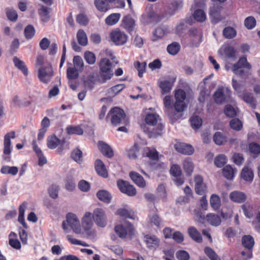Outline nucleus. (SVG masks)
I'll return each instance as SVG.
<instances>
[{"label":"nucleus","mask_w":260,"mask_h":260,"mask_svg":"<svg viewBox=\"0 0 260 260\" xmlns=\"http://www.w3.org/2000/svg\"><path fill=\"white\" fill-rule=\"evenodd\" d=\"M99 66L101 77L100 81L102 83H104L107 80L111 79L113 75L112 63L109 59L103 58L100 60Z\"/></svg>","instance_id":"nucleus-1"},{"label":"nucleus","mask_w":260,"mask_h":260,"mask_svg":"<svg viewBox=\"0 0 260 260\" xmlns=\"http://www.w3.org/2000/svg\"><path fill=\"white\" fill-rule=\"evenodd\" d=\"M62 227L66 232H68L69 227L76 234L81 233L79 220L76 215L72 213H68L66 216V220L63 221Z\"/></svg>","instance_id":"nucleus-2"},{"label":"nucleus","mask_w":260,"mask_h":260,"mask_svg":"<svg viewBox=\"0 0 260 260\" xmlns=\"http://www.w3.org/2000/svg\"><path fill=\"white\" fill-rule=\"evenodd\" d=\"M108 115H111V121L113 125L125 124L127 121L124 112L118 107H114L112 109Z\"/></svg>","instance_id":"nucleus-3"},{"label":"nucleus","mask_w":260,"mask_h":260,"mask_svg":"<svg viewBox=\"0 0 260 260\" xmlns=\"http://www.w3.org/2000/svg\"><path fill=\"white\" fill-rule=\"evenodd\" d=\"M16 137L15 132L11 131L6 134L4 137V149H3V158L6 162L10 161V156L11 153V139H15Z\"/></svg>","instance_id":"nucleus-4"},{"label":"nucleus","mask_w":260,"mask_h":260,"mask_svg":"<svg viewBox=\"0 0 260 260\" xmlns=\"http://www.w3.org/2000/svg\"><path fill=\"white\" fill-rule=\"evenodd\" d=\"M231 91L228 87H219L214 94V100L217 104L228 102L231 98Z\"/></svg>","instance_id":"nucleus-5"},{"label":"nucleus","mask_w":260,"mask_h":260,"mask_svg":"<svg viewBox=\"0 0 260 260\" xmlns=\"http://www.w3.org/2000/svg\"><path fill=\"white\" fill-rule=\"evenodd\" d=\"M115 232L121 238H125L127 236L131 238L134 235V229L133 225L129 222L117 225L115 227Z\"/></svg>","instance_id":"nucleus-6"},{"label":"nucleus","mask_w":260,"mask_h":260,"mask_svg":"<svg viewBox=\"0 0 260 260\" xmlns=\"http://www.w3.org/2000/svg\"><path fill=\"white\" fill-rule=\"evenodd\" d=\"M244 68L248 70L251 68V66L247 62L245 57L240 58L238 62L233 65L232 70L236 75L244 77L246 75V72L243 69Z\"/></svg>","instance_id":"nucleus-7"},{"label":"nucleus","mask_w":260,"mask_h":260,"mask_svg":"<svg viewBox=\"0 0 260 260\" xmlns=\"http://www.w3.org/2000/svg\"><path fill=\"white\" fill-rule=\"evenodd\" d=\"M110 39L116 45H124L127 41L128 36L118 29H115L110 34Z\"/></svg>","instance_id":"nucleus-8"},{"label":"nucleus","mask_w":260,"mask_h":260,"mask_svg":"<svg viewBox=\"0 0 260 260\" xmlns=\"http://www.w3.org/2000/svg\"><path fill=\"white\" fill-rule=\"evenodd\" d=\"M53 76V72L51 65L43 66L39 69L38 77L44 83H48Z\"/></svg>","instance_id":"nucleus-9"},{"label":"nucleus","mask_w":260,"mask_h":260,"mask_svg":"<svg viewBox=\"0 0 260 260\" xmlns=\"http://www.w3.org/2000/svg\"><path fill=\"white\" fill-rule=\"evenodd\" d=\"M117 186L119 190L122 193L127 194L128 196H134L137 193L135 188L128 182L122 180H119L117 182Z\"/></svg>","instance_id":"nucleus-10"},{"label":"nucleus","mask_w":260,"mask_h":260,"mask_svg":"<svg viewBox=\"0 0 260 260\" xmlns=\"http://www.w3.org/2000/svg\"><path fill=\"white\" fill-rule=\"evenodd\" d=\"M92 215L97 225L101 228L106 226L107 224V218L105 213L102 209H95Z\"/></svg>","instance_id":"nucleus-11"},{"label":"nucleus","mask_w":260,"mask_h":260,"mask_svg":"<svg viewBox=\"0 0 260 260\" xmlns=\"http://www.w3.org/2000/svg\"><path fill=\"white\" fill-rule=\"evenodd\" d=\"M172 101V96L170 95H167L163 99L166 113L170 119L176 120L179 118V116L176 114L171 113V111L173 110Z\"/></svg>","instance_id":"nucleus-12"},{"label":"nucleus","mask_w":260,"mask_h":260,"mask_svg":"<svg viewBox=\"0 0 260 260\" xmlns=\"http://www.w3.org/2000/svg\"><path fill=\"white\" fill-rule=\"evenodd\" d=\"M195 191L200 195H202L206 190V185L203 181V178L201 175L194 177Z\"/></svg>","instance_id":"nucleus-13"},{"label":"nucleus","mask_w":260,"mask_h":260,"mask_svg":"<svg viewBox=\"0 0 260 260\" xmlns=\"http://www.w3.org/2000/svg\"><path fill=\"white\" fill-rule=\"evenodd\" d=\"M175 148L178 152L186 155H191L194 152V149L191 145L184 143H177Z\"/></svg>","instance_id":"nucleus-14"},{"label":"nucleus","mask_w":260,"mask_h":260,"mask_svg":"<svg viewBox=\"0 0 260 260\" xmlns=\"http://www.w3.org/2000/svg\"><path fill=\"white\" fill-rule=\"evenodd\" d=\"M144 241L150 249L156 248L159 244V240L154 235H147L144 237Z\"/></svg>","instance_id":"nucleus-15"},{"label":"nucleus","mask_w":260,"mask_h":260,"mask_svg":"<svg viewBox=\"0 0 260 260\" xmlns=\"http://www.w3.org/2000/svg\"><path fill=\"white\" fill-rule=\"evenodd\" d=\"M94 167L96 173L104 178L108 177V172L104 162L100 159H96L94 163Z\"/></svg>","instance_id":"nucleus-16"},{"label":"nucleus","mask_w":260,"mask_h":260,"mask_svg":"<svg viewBox=\"0 0 260 260\" xmlns=\"http://www.w3.org/2000/svg\"><path fill=\"white\" fill-rule=\"evenodd\" d=\"M99 148L101 153L108 157H112L113 155V151L110 146L104 142L100 141L98 145Z\"/></svg>","instance_id":"nucleus-17"},{"label":"nucleus","mask_w":260,"mask_h":260,"mask_svg":"<svg viewBox=\"0 0 260 260\" xmlns=\"http://www.w3.org/2000/svg\"><path fill=\"white\" fill-rule=\"evenodd\" d=\"M92 213L86 212L82 218V225L85 231L89 230L93 225Z\"/></svg>","instance_id":"nucleus-18"},{"label":"nucleus","mask_w":260,"mask_h":260,"mask_svg":"<svg viewBox=\"0 0 260 260\" xmlns=\"http://www.w3.org/2000/svg\"><path fill=\"white\" fill-rule=\"evenodd\" d=\"M122 25L127 31H131L135 26V21L131 16L126 15L123 18Z\"/></svg>","instance_id":"nucleus-19"},{"label":"nucleus","mask_w":260,"mask_h":260,"mask_svg":"<svg viewBox=\"0 0 260 260\" xmlns=\"http://www.w3.org/2000/svg\"><path fill=\"white\" fill-rule=\"evenodd\" d=\"M129 177L138 186L144 187L146 186L145 181L139 173L135 172H131L129 173Z\"/></svg>","instance_id":"nucleus-20"},{"label":"nucleus","mask_w":260,"mask_h":260,"mask_svg":"<svg viewBox=\"0 0 260 260\" xmlns=\"http://www.w3.org/2000/svg\"><path fill=\"white\" fill-rule=\"evenodd\" d=\"M9 244L12 247L17 250L21 248V243L17 239V234L13 232L9 235Z\"/></svg>","instance_id":"nucleus-21"},{"label":"nucleus","mask_w":260,"mask_h":260,"mask_svg":"<svg viewBox=\"0 0 260 260\" xmlns=\"http://www.w3.org/2000/svg\"><path fill=\"white\" fill-rule=\"evenodd\" d=\"M241 242L243 247L248 250L252 249L255 243L253 238L249 235L243 236Z\"/></svg>","instance_id":"nucleus-22"},{"label":"nucleus","mask_w":260,"mask_h":260,"mask_svg":"<svg viewBox=\"0 0 260 260\" xmlns=\"http://www.w3.org/2000/svg\"><path fill=\"white\" fill-rule=\"evenodd\" d=\"M230 199L235 202L241 203L246 200V196L243 192L235 191L232 192L230 194Z\"/></svg>","instance_id":"nucleus-23"},{"label":"nucleus","mask_w":260,"mask_h":260,"mask_svg":"<svg viewBox=\"0 0 260 260\" xmlns=\"http://www.w3.org/2000/svg\"><path fill=\"white\" fill-rule=\"evenodd\" d=\"M206 219L207 222L212 226H218L221 222L220 217L219 215L215 214L209 213L207 214Z\"/></svg>","instance_id":"nucleus-24"},{"label":"nucleus","mask_w":260,"mask_h":260,"mask_svg":"<svg viewBox=\"0 0 260 260\" xmlns=\"http://www.w3.org/2000/svg\"><path fill=\"white\" fill-rule=\"evenodd\" d=\"M188 233L189 236L197 243L202 241V237L201 233L194 226H190L188 229Z\"/></svg>","instance_id":"nucleus-25"},{"label":"nucleus","mask_w":260,"mask_h":260,"mask_svg":"<svg viewBox=\"0 0 260 260\" xmlns=\"http://www.w3.org/2000/svg\"><path fill=\"white\" fill-rule=\"evenodd\" d=\"M116 214L125 218L135 219L134 211L129 208H120L116 211Z\"/></svg>","instance_id":"nucleus-26"},{"label":"nucleus","mask_w":260,"mask_h":260,"mask_svg":"<svg viewBox=\"0 0 260 260\" xmlns=\"http://www.w3.org/2000/svg\"><path fill=\"white\" fill-rule=\"evenodd\" d=\"M98 198L101 201L109 203L112 199V196L109 192L106 190H101L96 193Z\"/></svg>","instance_id":"nucleus-27"},{"label":"nucleus","mask_w":260,"mask_h":260,"mask_svg":"<svg viewBox=\"0 0 260 260\" xmlns=\"http://www.w3.org/2000/svg\"><path fill=\"white\" fill-rule=\"evenodd\" d=\"M253 173L251 169L247 167L243 168L241 176L242 179L246 181L251 182L253 179Z\"/></svg>","instance_id":"nucleus-28"},{"label":"nucleus","mask_w":260,"mask_h":260,"mask_svg":"<svg viewBox=\"0 0 260 260\" xmlns=\"http://www.w3.org/2000/svg\"><path fill=\"white\" fill-rule=\"evenodd\" d=\"M140 147L137 143L127 150V156L131 159H136L140 154Z\"/></svg>","instance_id":"nucleus-29"},{"label":"nucleus","mask_w":260,"mask_h":260,"mask_svg":"<svg viewBox=\"0 0 260 260\" xmlns=\"http://www.w3.org/2000/svg\"><path fill=\"white\" fill-rule=\"evenodd\" d=\"M189 36L194 39L195 45L197 46L202 41V34L196 28H192L189 30Z\"/></svg>","instance_id":"nucleus-30"},{"label":"nucleus","mask_w":260,"mask_h":260,"mask_svg":"<svg viewBox=\"0 0 260 260\" xmlns=\"http://www.w3.org/2000/svg\"><path fill=\"white\" fill-rule=\"evenodd\" d=\"M219 53L228 58L233 57L235 55V51L234 48L230 46L222 47L219 50Z\"/></svg>","instance_id":"nucleus-31"},{"label":"nucleus","mask_w":260,"mask_h":260,"mask_svg":"<svg viewBox=\"0 0 260 260\" xmlns=\"http://www.w3.org/2000/svg\"><path fill=\"white\" fill-rule=\"evenodd\" d=\"M77 39L78 43L82 46H85L88 44V39L85 32L83 29H79L77 33Z\"/></svg>","instance_id":"nucleus-32"},{"label":"nucleus","mask_w":260,"mask_h":260,"mask_svg":"<svg viewBox=\"0 0 260 260\" xmlns=\"http://www.w3.org/2000/svg\"><path fill=\"white\" fill-rule=\"evenodd\" d=\"M13 61L15 66L18 69L21 70L25 75H27V69L25 64V63L22 60H21L17 57L15 56L13 57Z\"/></svg>","instance_id":"nucleus-33"},{"label":"nucleus","mask_w":260,"mask_h":260,"mask_svg":"<svg viewBox=\"0 0 260 260\" xmlns=\"http://www.w3.org/2000/svg\"><path fill=\"white\" fill-rule=\"evenodd\" d=\"M61 143V140L55 136L49 137L47 139V146L49 149H55Z\"/></svg>","instance_id":"nucleus-34"},{"label":"nucleus","mask_w":260,"mask_h":260,"mask_svg":"<svg viewBox=\"0 0 260 260\" xmlns=\"http://www.w3.org/2000/svg\"><path fill=\"white\" fill-rule=\"evenodd\" d=\"M120 18V14L119 13H113L106 18L105 23L109 26L115 25L119 20Z\"/></svg>","instance_id":"nucleus-35"},{"label":"nucleus","mask_w":260,"mask_h":260,"mask_svg":"<svg viewBox=\"0 0 260 260\" xmlns=\"http://www.w3.org/2000/svg\"><path fill=\"white\" fill-rule=\"evenodd\" d=\"M210 204L214 210H218L221 205L220 198L217 194H212L210 197Z\"/></svg>","instance_id":"nucleus-36"},{"label":"nucleus","mask_w":260,"mask_h":260,"mask_svg":"<svg viewBox=\"0 0 260 260\" xmlns=\"http://www.w3.org/2000/svg\"><path fill=\"white\" fill-rule=\"evenodd\" d=\"M239 97L242 99L245 102L249 104L251 108H255L256 102L251 94L243 93L242 94H240Z\"/></svg>","instance_id":"nucleus-37"},{"label":"nucleus","mask_w":260,"mask_h":260,"mask_svg":"<svg viewBox=\"0 0 260 260\" xmlns=\"http://www.w3.org/2000/svg\"><path fill=\"white\" fill-rule=\"evenodd\" d=\"M96 9L102 12H106L109 9L108 3L106 0H94Z\"/></svg>","instance_id":"nucleus-38"},{"label":"nucleus","mask_w":260,"mask_h":260,"mask_svg":"<svg viewBox=\"0 0 260 260\" xmlns=\"http://www.w3.org/2000/svg\"><path fill=\"white\" fill-rule=\"evenodd\" d=\"M183 167L186 175L188 176L191 175L194 168L192 161L189 158L185 159L183 161Z\"/></svg>","instance_id":"nucleus-39"},{"label":"nucleus","mask_w":260,"mask_h":260,"mask_svg":"<svg viewBox=\"0 0 260 260\" xmlns=\"http://www.w3.org/2000/svg\"><path fill=\"white\" fill-rule=\"evenodd\" d=\"M167 33V28L165 26L158 27L153 32L152 40L156 41L161 38Z\"/></svg>","instance_id":"nucleus-40"},{"label":"nucleus","mask_w":260,"mask_h":260,"mask_svg":"<svg viewBox=\"0 0 260 260\" xmlns=\"http://www.w3.org/2000/svg\"><path fill=\"white\" fill-rule=\"evenodd\" d=\"M172 86L173 84L170 81L164 80L159 82V87L161 90L162 94H166L169 92L172 89Z\"/></svg>","instance_id":"nucleus-41"},{"label":"nucleus","mask_w":260,"mask_h":260,"mask_svg":"<svg viewBox=\"0 0 260 260\" xmlns=\"http://www.w3.org/2000/svg\"><path fill=\"white\" fill-rule=\"evenodd\" d=\"M146 155L150 159L154 161H158L159 156L158 152L154 148H146L145 149Z\"/></svg>","instance_id":"nucleus-42"},{"label":"nucleus","mask_w":260,"mask_h":260,"mask_svg":"<svg viewBox=\"0 0 260 260\" xmlns=\"http://www.w3.org/2000/svg\"><path fill=\"white\" fill-rule=\"evenodd\" d=\"M50 11V9L45 6H42L39 9V13L43 21L47 22L49 20Z\"/></svg>","instance_id":"nucleus-43"},{"label":"nucleus","mask_w":260,"mask_h":260,"mask_svg":"<svg viewBox=\"0 0 260 260\" xmlns=\"http://www.w3.org/2000/svg\"><path fill=\"white\" fill-rule=\"evenodd\" d=\"M125 87L123 84H119L115 85L108 90V93L111 96H114L122 91Z\"/></svg>","instance_id":"nucleus-44"},{"label":"nucleus","mask_w":260,"mask_h":260,"mask_svg":"<svg viewBox=\"0 0 260 260\" xmlns=\"http://www.w3.org/2000/svg\"><path fill=\"white\" fill-rule=\"evenodd\" d=\"M223 175L225 178L229 180H232L234 177V171L233 168L227 165L222 169Z\"/></svg>","instance_id":"nucleus-45"},{"label":"nucleus","mask_w":260,"mask_h":260,"mask_svg":"<svg viewBox=\"0 0 260 260\" xmlns=\"http://www.w3.org/2000/svg\"><path fill=\"white\" fill-rule=\"evenodd\" d=\"M180 49V46L178 43L173 42L169 45L167 47L168 52L172 55L177 54Z\"/></svg>","instance_id":"nucleus-46"},{"label":"nucleus","mask_w":260,"mask_h":260,"mask_svg":"<svg viewBox=\"0 0 260 260\" xmlns=\"http://www.w3.org/2000/svg\"><path fill=\"white\" fill-rule=\"evenodd\" d=\"M76 187V183L74 178L72 176H68L67 177L65 182V188L69 191H73Z\"/></svg>","instance_id":"nucleus-47"},{"label":"nucleus","mask_w":260,"mask_h":260,"mask_svg":"<svg viewBox=\"0 0 260 260\" xmlns=\"http://www.w3.org/2000/svg\"><path fill=\"white\" fill-rule=\"evenodd\" d=\"M210 15L212 19V21L214 23H217L221 20V17L219 14V9L215 8L211 9Z\"/></svg>","instance_id":"nucleus-48"},{"label":"nucleus","mask_w":260,"mask_h":260,"mask_svg":"<svg viewBox=\"0 0 260 260\" xmlns=\"http://www.w3.org/2000/svg\"><path fill=\"white\" fill-rule=\"evenodd\" d=\"M1 172L4 174H11L16 175L18 172V169L16 167H9L8 166H3L1 168Z\"/></svg>","instance_id":"nucleus-49"},{"label":"nucleus","mask_w":260,"mask_h":260,"mask_svg":"<svg viewBox=\"0 0 260 260\" xmlns=\"http://www.w3.org/2000/svg\"><path fill=\"white\" fill-rule=\"evenodd\" d=\"M67 75L69 80H75L79 77L78 70L75 68H68L67 71Z\"/></svg>","instance_id":"nucleus-50"},{"label":"nucleus","mask_w":260,"mask_h":260,"mask_svg":"<svg viewBox=\"0 0 260 260\" xmlns=\"http://www.w3.org/2000/svg\"><path fill=\"white\" fill-rule=\"evenodd\" d=\"M67 132L69 135H82L83 134V131L79 126H69L67 127Z\"/></svg>","instance_id":"nucleus-51"},{"label":"nucleus","mask_w":260,"mask_h":260,"mask_svg":"<svg viewBox=\"0 0 260 260\" xmlns=\"http://www.w3.org/2000/svg\"><path fill=\"white\" fill-rule=\"evenodd\" d=\"M159 119V116L156 114H148L145 118L146 122L151 125H155Z\"/></svg>","instance_id":"nucleus-52"},{"label":"nucleus","mask_w":260,"mask_h":260,"mask_svg":"<svg viewBox=\"0 0 260 260\" xmlns=\"http://www.w3.org/2000/svg\"><path fill=\"white\" fill-rule=\"evenodd\" d=\"M230 125L232 129L236 131H240L243 127L242 122L238 118L232 119L230 122Z\"/></svg>","instance_id":"nucleus-53"},{"label":"nucleus","mask_w":260,"mask_h":260,"mask_svg":"<svg viewBox=\"0 0 260 260\" xmlns=\"http://www.w3.org/2000/svg\"><path fill=\"white\" fill-rule=\"evenodd\" d=\"M213 141L216 144L221 145L226 141V138L221 133L216 132L214 135Z\"/></svg>","instance_id":"nucleus-54"},{"label":"nucleus","mask_w":260,"mask_h":260,"mask_svg":"<svg viewBox=\"0 0 260 260\" xmlns=\"http://www.w3.org/2000/svg\"><path fill=\"white\" fill-rule=\"evenodd\" d=\"M84 58L89 64H93L96 61V57L94 54L90 51H86L84 54Z\"/></svg>","instance_id":"nucleus-55"},{"label":"nucleus","mask_w":260,"mask_h":260,"mask_svg":"<svg viewBox=\"0 0 260 260\" xmlns=\"http://www.w3.org/2000/svg\"><path fill=\"white\" fill-rule=\"evenodd\" d=\"M204 252L211 260H221L215 252L210 247H206Z\"/></svg>","instance_id":"nucleus-56"},{"label":"nucleus","mask_w":260,"mask_h":260,"mask_svg":"<svg viewBox=\"0 0 260 260\" xmlns=\"http://www.w3.org/2000/svg\"><path fill=\"white\" fill-rule=\"evenodd\" d=\"M59 186L55 184L51 185L48 189V192L49 196L53 199L58 197Z\"/></svg>","instance_id":"nucleus-57"},{"label":"nucleus","mask_w":260,"mask_h":260,"mask_svg":"<svg viewBox=\"0 0 260 260\" xmlns=\"http://www.w3.org/2000/svg\"><path fill=\"white\" fill-rule=\"evenodd\" d=\"M134 66L138 71L139 77H142L143 73L145 72L146 63L145 62L141 63L139 61H137L135 63Z\"/></svg>","instance_id":"nucleus-58"},{"label":"nucleus","mask_w":260,"mask_h":260,"mask_svg":"<svg viewBox=\"0 0 260 260\" xmlns=\"http://www.w3.org/2000/svg\"><path fill=\"white\" fill-rule=\"evenodd\" d=\"M190 120L191 126L194 129L199 128L202 124V119L198 116H192Z\"/></svg>","instance_id":"nucleus-59"},{"label":"nucleus","mask_w":260,"mask_h":260,"mask_svg":"<svg viewBox=\"0 0 260 260\" xmlns=\"http://www.w3.org/2000/svg\"><path fill=\"white\" fill-rule=\"evenodd\" d=\"M223 36L227 39H232L236 35V31L232 27H226L223 31Z\"/></svg>","instance_id":"nucleus-60"},{"label":"nucleus","mask_w":260,"mask_h":260,"mask_svg":"<svg viewBox=\"0 0 260 260\" xmlns=\"http://www.w3.org/2000/svg\"><path fill=\"white\" fill-rule=\"evenodd\" d=\"M193 17L194 18L199 22H203L206 19L204 11L200 9L194 11Z\"/></svg>","instance_id":"nucleus-61"},{"label":"nucleus","mask_w":260,"mask_h":260,"mask_svg":"<svg viewBox=\"0 0 260 260\" xmlns=\"http://www.w3.org/2000/svg\"><path fill=\"white\" fill-rule=\"evenodd\" d=\"M226 158L223 154L217 156L214 159V164L218 168H221L226 163Z\"/></svg>","instance_id":"nucleus-62"},{"label":"nucleus","mask_w":260,"mask_h":260,"mask_svg":"<svg viewBox=\"0 0 260 260\" xmlns=\"http://www.w3.org/2000/svg\"><path fill=\"white\" fill-rule=\"evenodd\" d=\"M71 157L75 161L80 164L82 161V152L80 149L76 148L73 151Z\"/></svg>","instance_id":"nucleus-63"},{"label":"nucleus","mask_w":260,"mask_h":260,"mask_svg":"<svg viewBox=\"0 0 260 260\" xmlns=\"http://www.w3.org/2000/svg\"><path fill=\"white\" fill-rule=\"evenodd\" d=\"M176 256L178 260H189L190 258L189 253L183 250L177 251Z\"/></svg>","instance_id":"nucleus-64"}]
</instances>
